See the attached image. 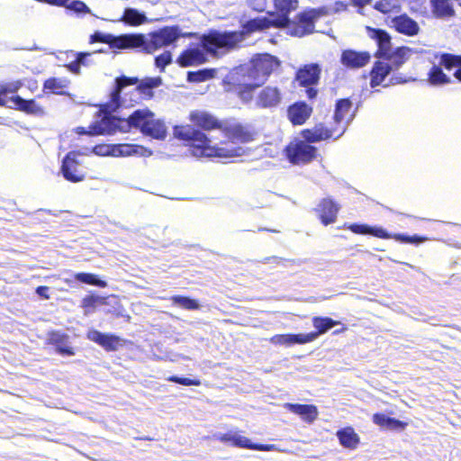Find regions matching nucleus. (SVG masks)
<instances>
[{"mask_svg":"<svg viewBox=\"0 0 461 461\" xmlns=\"http://www.w3.org/2000/svg\"><path fill=\"white\" fill-rule=\"evenodd\" d=\"M189 119L194 125H176L173 128V133L176 139L185 141L189 146L194 157L229 158L244 154L242 147L229 149L212 144L211 139L204 131L221 130L222 122L211 113L203 111H193L190 113Z\"/></svg>","mask_w":461,"mask_h":461,"instance_id":"obj_1","label":"nucleus"},{"mask_svg":"<svg viewBox=\"0 0 461 461\" xmlns=\"http://www.w3.org/2000/svg\"><path fill=\"white\" fill-rule=\"evenodd\" d=\"M232 33H221L218 30H210L203 34L200 41L191 43L176 59V63L182 68L197 66L208 60V56L218 58L228 53L227 45L234 42Z\"/></svg>","mask_w":461,"mask_h":461,"instance_id":"obj_2","label":"nucleus"},{"mask_svg":"<svg viewBox=\"0 0 461 461\" xmlns=\"http://www.w3.org/2000/svg\"><path fill=\"white\" fill-rule=\"evenodd\" d=\"M280 65L279 59L269 53L255 55L249 64L240 68V71L242 78L234 82L237 85L235 92L243 101L251 100L253 91L262 86Z\"/></svg>","mask_w":461,"mask_h":461,"instance_id":"obj_3","label":"nucleus"},{"mask_svg":"<svg viewBox=\"0 0 461 461\" xmlns=\"http://www.w3.org/2000/svg\"><path fill=\"white\" fill-rule=\"evenodd\" d=\"M185 35L178 25L164 26L147 35L132 33V50L151 54L159 49L175 46Z\"/></svg>","mask_w":461,"mask_h":461,"instance_id":"obj_4","label":"nucleus"},{"mask_svg":"<svg viewBox=\"0 0 461 461\" xmlns=\"http://www.w3.org/2000/svg\"><path fill=\"white\" fill-rule=\"evenodd\" d=\"M344 229H348L355 234L370 235L379 239L388 240L393 239L394 240L403 244L419 245L428 240L427 237L419 234L410 235L407 233H390L382 226L369 225L366 223H344Z\"/></svg>","mask_w":461,"mask_h":461,"instance_id":"obj_5","label":"nucleus"},{"mask_svg":"<svg viewBox=\"0 0 461 461\" xmlns=\"http://www.w3.org/2000/svg\"><path fill=\"white\" fill-rule=\"evenodd\" d=\"M131 129L139 130L143 135L155 140H164L167 130L164 121L154 119V113L149 109H138L131 114Z\"/></svg>","mask_w":461,"mask_h":461,"instance_id":"obj_6","label":"nucleus"},{"mask_svg":"<svg viewBox=\"0 0 461 461\" xmlns=\"http://www.w3.org/2000/svg\"><path fill=\"white\" fill-rule=\"evenodd\" d=\"M329 13L326 6L319 8L310 9L298 14L295 20H293V23L288 29L289 32L293 36L303 37L311 34L314 32V23L317 19L321 16L327 15Z\"/></svg>","mask_w":461,"mask_h":461,"instance_id":"obj_7","label":"nucleus"},{"mask_svg":"<svg viewBox=\"0 0 461 461\" xmlns=\"http://www.w3.org/2000/svg\"><path fill=\"white\" fill-rule=\"evenodd\" d=\"M131 130V115L128 118L116 115L104 116L89 126L90 136L113 135L117 131L129 132Z\"/></svg>","mask_w":461,"mask_h":461,"instance_id":"obj_8","label":"nucleus"},{"mask_svg":"<svg viewBox=\"0 0 461 461\" xmlns=\"http://www.w3.org/2000/svg\"><path fill=\"white\" fill-rule=\"evenodd\" d=\"M271 27H276L275 21L267 16H257L241 22L240 31H223L221 33H232L235 41L230 46L229 50L235 49L239 43L243 41L248 36L256 32H262Z\"/></svg>","mask_w":461,"mask_h":461,"instance_id":"obj_9","label":"nucleus"},{"mask_svg":"<svg viewBox=\"0 0 461 461\" xmlns=\"http://www.w3.org/2000/svg\"><path fill=\"white\" fill-rule=\"evenodd\" d=\"M305 140H295L287 145L285 149V154L288 161L294 165L307 164L312 161L318 149L315 146Z\"/></svg>","mask_w":461,"mask_h":461,"instance_id":"obj_10","label":"nucleus"},{"mask_svg":"<svg viewBox=\"0 0 461 461\" xmlns=\"http://www.w3.org/2000/svg\"><path fill=\"white\" fill-rule=\"evenodd\" d=\"M90 42H100L109 46L113 52L132 50V33L114 35L101 31H95L90 36Z\"/></svg>","mask_w":461,"mask_h":461,"instance_id":"obj_11","label":"nucleus"},{"mask_svg":"<svg viewBox=\"0 0 461 461\" xmlns=\"http://www.w3.org/2000/svg\"><path fill=\"white\" fill-rule=\"evenodd\" d=\"M79 162L75 151H70L62 158L60 174L65 180L71 183H78L85 179V174L78 169Z\"/></svg>","mask_w":461,"mask_h":461,"instance_id":"obj_12","label":"nucleus"},{"mask_svg":"<svg viewBox=\"0 0 461 461\" xmlns=\"http://www.w3.org/2000/svg\"><path fill=\"white\" fill-rule=\"evenodd\" d=\"M69 339L68 334L60 330H51L47 334L48 344L53 346L56 353L62 357H72L76 354Z\"/></svg>","mask_w":461,"mask_h":461,"instance_id":"obj_13","label":"nucleus"},{"mask_svg":"<svg viewBox=\"0 0 461 461\" xmlns=\"http://www.w3.org/2000/svg\"><path fill=\"white\" fill-rule=\"evenodd\" d=\"M276 14L272 19L276 27H290L293 20L289 17L291 12L298 7V0H274Z\"/></svg>","mask_w":461,"mask_h":461,"instance_id":"obj_14","label":"nucleus"},{"mask_svg":"<svg viewBox=\"0 0 461 461\" xmlns=\"http://www.w3.org/2000/svg\"><path fill=\"white\" fill-rule=\"evenodd\" d=\"M339 209L340 206L336 201L331 197H325L320 201L314 211L318 213L321 222L328 226L336 221Z\"/></svg>","mask_w":461,"mask_h":461,"instance_id":"obj_15","label":"nucleus"},{"mask_svg":"<svg viewBox=\"0 0 461 461\" xmlns=\"http://www.w3.org/2000/svg\"><path fill=\"white\" fill-rule=\"evenodd\" d=\"M86 339L96 343L106 351H115L122 346V339L113 333H104L91 329L86 333Z\"/></svg>","mask_w":461,"mask_h":461,"instance_id":"obj_16","label":"nucleus"},{"mask_svg":"<svg viewBox=\"0 0 461 461\" xmlns=\"http://www.w3.org/2000/svg\"><path fill=\"white\" fill-rule=\"evenodd\" d=\"M371 59L368 51H357L352 49L344 50L340 55V63L349 69L365 67Z\"/></svg>","mask_w":461,"mask_h":461,"instance_id":"obj_17","label":"nucleus"},{"mask_svg":"<svg viewBox=\"0 0 461 461\" xmlns=\"http://www.w3.org/2000/svg\"><path fill=\"white\" fill-rule=\"evenodd\" d=\"M214 437L221 443L245 449L265 450L267 447L266 445L253 443L249 438L233 432L217 434Z\"/></svg>","mask_w":461,"mask_h":461,"instance_id":"obj_18","label":"nucleus"},{"mask_svg":"<svg viewBox=\"0 0 461 461\" xmlns=\"http://www.w3.org/2000/svg\"><path fill=\"white\" fill-rule=\"evenodd\" d=\"M366 29L367 35L373 39L377 45L375 56L380 59H383L384 56H388V54H390V50H392V39L390 34L385 30L379 28H372L370 26H366Z\"/></svg>","mask_w":461,"mask_h":461,"instance_id":"obj_19","label":"nucleus"},{"mask_svg":"<svg viewBox=\"0 0 461 461\" xmlns=\"http://www.w3.org/2000/svg\"><path fill=\"white\" fill-rule=\"evenodd\" d=\"M314 334L305 333H286V334H276L269 339V342L276 346H284L286 348L293 347L294 345H303L312 342Z\"/></svg>","mask_w":461,"mask_h":461,"instance_id":"obj_20","label":"nucleus"},{"mask_svg":"<svg viewBox=\"0 0 461 461\" xmlns=\"http://www.w3.org/2000/svg\"><path fill=\"white\" fill-rule=\"evenodd\" d=\"M391 27L397 32L409 37L416 36L420 32L418 23L406 14L393 17L391 19Z\"/></svg>","mask_w":461,"mask_h":461,"instance_id":"obj_21","label":"nucleus"},{"mask_svg":"<svg viewBox=\"0 0 461 461\" xmlns=\"http://www.w3.org/2000/svg\"><path fill=\"white\" fill-rule=\"evenodd\" d=\"M321 67L317 63H311L300 68L295 75V79L302 86H316L321 76Z\"/></svg>","mask_w":461,"mask_h":461,"instance_id":"obj_22","label":"nucleus"},{"mask_svg":"<svg viewBox=\"0 0 461 461\" xmlns=\"http://www.w3.org/2000/svg\"><path fill=\"white\" fill-rule=\"evenodd\" d=\"M139 81L137 77L121 76L114 79L113 88L110 92V103L114 109H119L122 105V92L124 87L133 86Z\"/></svg>","mask_w":461,"mask_h":461,"instance_id":"obj_23","label":"nucleus"},{"mask_svg":"<svg viewBox=\"0 0 461 461\" xmlns=\"http://www.w3.org/2000/svg\"><path fill=\"white\" fill-rule=\"evenodd\" d=\"M312 113V107L304 101H297L287 108V117L293 125L303 124Z\"/></svg>","mask_w":461,"mask_h":461,"instance_id":"obj_24","label":"nucleus"},{"mask_svg":"<svg viewBox=\"0 0 461 461\" xmlns=\"http://www.w3.org/2000/svg\"><path fill=\"white\" fill-rule=\"evenodd\" d=\"M282 100V95L276 86H265L258 94L257 104L262 108L276 107Z\"/></svg>","mask_w":461,"mask_h":461,"instance_id":"obj_25","label":"nucleus"},{"mask_svg":"<svg viewBox=\"0 0 461 461\" xmlns=\"http://www.w3.org/2000/svg\"><path fill=\"white\" fill-rule=\"evenodd\" d=\"M284 408L288 411L298 415L307 423L313 422L319 414L318 408L313 404L286 402L284 404Z\"/></svg>","mask_w":461,"mask_h":461,"instance_id":"obj_26","label":"nucleus"},{"mask_svg":"<svg viewBox=\"0 0 461 461\" xmlns=\"http://www.w3.org/2000/svg\"><path fill=\"white\" fill-rule=\"evenodd\" d=\"M14 108L29 115L41 117L45 114L44 109L36 103L35 99H25L18 95L10 97Z\"/></svg>","mask_w":461,"mask_h":461,"instance_id":"obj_27","label":"nucleus"},{"mask_svg":"<svg viewBox=\"0 0 461 461\" xmlns=\"http://www.w3.org/2000/svg\"><path fill=\"white\" fill-rule=\"evenodd\" d=\"M392 72H394V70L389 62L384 59L375 61L370 71V86L375 88L378 86L384 85V82Z\"/></svg>","mask_w":461,"mask_h":461,"instance_id":"obj_28","label":"nucleus"},{"mask_svg":"<svg viewBox=\"0 0 461 461\" xmlns=\"http://www.w3.org/2000/svg\"><path fill=\"white\" fill-rule=\"evenodd\" d=\"M336 131L337 128L335 127L329 129L323 123H319L312 129L303 130L301 135L305 140L311 143H315L331 138L332 133Z\"/></svg>","mask_w":461,"mask_h":461,"instance_id":"obj_29","label":"nucleus"},{"mask_svg":"<svg viewBox=\"0 0 461 461\" xmlns=\"http://www.w3.org/2000/svg\"><path fill=\"white\" fill-rule=\"evenodd\" d=\"M221 130L232 140L247 143L253 140L251 133L239 122L222 123Z\"/></svg>","mask_w":461,"mask_h":461,"instance_id":"obj_30","label":"nucleus"},{"mask_svg":"<svg viewBox=\"0 0 461 461\" xmlns=\"http://www.w3.org/2000/svg\"><path fill=\"white\" fill-rule=\"evenodd\" d=\"M373 422L379 426L382 429L402 431L407 427L405 421L400 420L396 418L390 417L383 412H375L372 417Z\"/></svg>","mask_w":461,"mask_h":461,"instance_id":"obj_31","label":"nucleus"},{"mask_svg":"<svg viewBox=\"0 0 461 461\" xmlns=\"http://www.w3.org/2000/svg\"><path fill=\"white\" fill-rule=\"evenodd\" d=\"M432 16L436 19L448 20L456 15L451 0H429Z\"/></svg>","mask_w":461,"mask_h":461,"instance_id":"obj_32","label":"nucleus"},{"mask_svg":"<svg viewBox=\"0 0 461 461\" xmlns=\"http://www.w3.org/2000/svg\"><path fill=\"white\" fill-rule=\"evenodd\" d=\"M412 50L406 46L397 47L390 50L388 56H384L383 59L390 63L392 68L398 70L410 58Z\"/></svg>","mask_w":461,"mask_h":461,"instance_id":"obj_33","label":"nucleus"},{"mask_svg":"<svg viewBox=\"0 0 461 461\" xmlns=\"http://www.w3.org/2000/svg\"><path fill=\"white\" fill-rule=\"evenodd\" d=\"M336 436L339 444L346 448L355 449L360 442L358 435L352 427H346L337 431Z\"/></svg>","mask_w":461,"mask_h":461,"instance_id":"obj_34","label":"nucleus"},{"mask_svg":"<svg viewBox=\"0 0 461 461\" xmlns=\"http://www.w3.org/2000/svg\"><path fill=\"white\" fill-rule=\"evenodd\" d=\"M338 324H339V321L330 317L316 316L312 318V325L316 330L311 331L308 334H314V338L312 339V341H314L320 335L328 332Z\"/></svg>","mask_w":461,"mask_h":461,"instance_id":"obj_35","label":"nucleus"},{"mask_svg":"<svg viewBox=\"0 0 461 461\" xmlns=\"http://www.w3.org/2000/svg\"><path fill=\"white\" fill-rule=\"evenodd\" d=\"M136 89L147 96L152 98L154 96V89L159 87L162 85V78L160 77H145L135 84Z\"/></svg>","mask_w":461,"mask_h":461,"instance_id":"obj_36","label":"nucleus"},{"mask_svg":"<svg viewBox=\"0 0 461 461\" xmlns=\"http://www.w3.org/2000/svg\"><path fill=\"white\" fill-rule=\"evenodd\" d=\"M428 81L430 86H439L452 83L449 76L444 73L443 68L438 64H433L428 73Z\"/></svg>","mask_w":461,"mask_h":461,"instance_id":"obj_37","label":"nucleus"},{"mask_svg":"<svg viewBox=\"0 0 461 461\" xmlns=\"http://www.w3.org/2000/svg\"><path fill=\"white\" fill-rule=\"evenodd\" d=\"M122 20L126 24L131 26H138L148 23V17L145 12L132 7H127L124 9Z\"/></svg>","mask_w":461,"mask_h":461,"instance_id":"obj_38","label":"nucleus"},{"mask_svg":"<svg viewBox=\"0 0 461 461\" xmlns=\"http://www.w3.org/2000/svg\"><path fill=\"white\" fill-rule=\"evenodd\" d=\"M174 306L187 311H198L202 308V304L197 299L186 295L176 294L169 299Z\"/></svg>","mask_w":461,"mask_h":461,"instance_id":"obj_39","label":"nucleus"},{"mask_svg":"<svg viewBox=\"0 0 461 461\" xmlns=\"http://www.w3.org/2000/svg\"><path fill=\"white\" fill-rule=\"evenodd\" d=\"M74 279L81 284L97 286L99 288H105L108 284L100 276L87 272H78L73 275Z\"/></svg>","mask_w":461,"mask_h":461,"instance_id":"obj_40","label":"nucleus"},{"mask_svg":"<svg viewBox=\"0 0 461 461\" xmlns=\"http://www.w3.org/2000/svg\"><path fill=\"white\" fill-rule=\"evenodd\" d=\"M435 57L438 59V64L447 71L456 70L461 65V55L441 52Z\"/></svg>","mask_w":461,"mask_h":461,"instance_id":"obj_41","label":"nucleus"},{"mask_svg":"<svg viewBox=\"0 0 461 461\" xmlns=\"http://www.w3.org/2000/svg\"><path fill=\"white\" fill-rule=\"evenodd\" d=\"M352 107V101L350 98L338 99L335 104V109L333 113V122L335 124H339L345 118V115L348 113Z\"/></svg>","mask_w":461,"mask_h":461,"instance_id":"obj_42","label":"nucleus"},{"mask_svg":"<svg viewBox=\"0 0 461 461\" xmlns=\"http://www.w3.org/2000/svg\"><path fill=\"white\" fill-rule=\"evenodd\" d=\"M215 75L216 70L214 68H201L195 71H188L186 80L189 83H200L213 78Z\"/></svg>","mask_w":461,"mask_h":461,"instance_id":"obj_43","label":"nucleus"},{"mask_svg":"<svg viewBox=\"0 0 461 461\" xmlns=\"http://www.w3.org/2000/svg\"><path fill=\"white\" fill-rule=\"evenodd\" d=\"M122 146L124 157L139 156L148 158L153 153L151 149L139 144L122 143Z\"/></svg>","mask_w":461,"mask_h":461,"instance_id":"obj_44","label":"nucleus"},{"mask_svg":"<svg viewBox=\"0 0 461 461\" xmlns=\"http://www.w3.org/2000/svg\"><path fill=\"white\" fill-rule=\"evenodd\" d=\"M66 86L65 81L58 77H50L45 80L43 91L55 95H67L63 88Z\"/></svg>","mask_w":461,"mask_h":461,"instance_id":"obj_45","label":"nucleus"},{"mask_svg":"<svg viewBox=\"0 0 461 461\" xmlns=\"http://www.w3.org/2000/svg\"><path fill=\"white\" fill-rule=\"evenodd\" d=\"M105 297L98 294H88L86 295L81 301V307L85 310V313L87 314L91 311H94L98 304H104Z\"/></svg>","mask_w":461,"mask_h":461,"instance_id":"obj_46","label":"nucleus"},{"mask_svg":"<svg viewBox=\"0 0 461 461\" xmlns=\"http://www.w3.org/2000/svg\"><path fill=\"white\" fill-rule=\"evenodd\" d=\"M95 150L96 154L100 155L112 157H124L122 143L95 147Z\"/></svg>","mask_w":461,"mask_h":461,"instance_id":"obj_47","label":"nucleus"},{"mask_svg":"<svg viewBox=\"0 0 461 461\" xmlns=\"http://www.w3.org/2000/svg\"><path fill=\"white\" fill-rule=\"evenodd\" d=\"M305 261H306L305 259H302V258L289 259V258H279L276 256H271V257L264 258L259 262L263 263V264H267V263H274L276 265L282 264L285 267H287V263H289V264L296 265L299 267V266H302L303 263H305Z\"/></svg>","mask_w":461,"mask_h":461,"instance_id":"obj_48","label":"nucleus"},{"mask_svg":"<svg viewBox=\"0 0 461 461\" xmlns=\"http://www.w3.org/2000/svg\"><path fill=\"white\" fill-rule=\"evenodd\" d=\"M165 380L183 386H199L202 384L200 379L179 376L176 375H169L166 377Z\"/></svg>","mask_w":461,"mask_h":461,"instance_id":"obj_49","label":"nucleus"},{"mask_svg":"<svg viewBox=\"0 0 461 461\" xmlns=\"http://www.w3.org/2000/svg\"><path fill=\"white\" fill-rule=\"evenodd\" d=\"M173 61V56L171 51L165 50L158 56H156L154 59V64L156 68L159 69L160 72H164L167 66L170 65Z\"/></svg>","mask_w":461,"mask_h":461,"instance_id":"obj_50","label":"nucleus"},{"mask_svg":"<svg viewBox=\"0 0 461 461\" xmlns=\"http://www.w3.org/2000/svg\"><path fill=\"white\" fill-rule=\"evenodd\" d=\"M68 11H71L77 14H86L90 13L89 7L80 0L69 1L65 6Z\"/></svg>","mask_w":461,"mask_h":461,"instance_id":"obj_51","label":"nucleus"},{"mask_svg":"<svg viewBox=\"0 0 461 461\" xmlns=\"http://www.w3.org/2000/svg\"><path fill=\"white\" fill-rule=\"evenodd\" d=\"M396 7L395 0H380L374 5V8L382 14H388Z\"/></svg>","mask_w":461,"mask_h":461,"instance_id":"obj_52","label":"nucleus"},{"mask_svg":"<svg viewBox=\"0 0 461 461\" xmlns=\"http://www.w3.org/2000/svg\"><path fill=\"white\" fill-rule=\"evenodd\" d=\"M416 78L413 77H403L401 73H393V76L390 77L389 81L383 85L384 87H387L390 86H395L399 84H404L410 81H415Z\"/></svg>","mask_w":461,"mask_h":461,"instance_id":"obj_53","label":"nucleus"},{"mask_svg":"<svg viewBox=\"0 0 461 461\" xmlns=\"http://www.w3.org/2000/svg\"><path fill=\"white\" fill-rule=\"evenodd\" d=\"M5 95L7 94H14L18 92V90L23 86V82L22 80H16L13 82H8L1 85Z\"/></svg>","mask_w":461,"mask_h":461,"instance_id":"obj_54","label":"nucleus"},{"mask_svg":"<svg viewBox=\"0 0 461 461\" xmlns=\"http://www.w3.org/2000/svg\"><path fill=\"white\" fill-rule=\"evenodd\" d=\"M247 5L253 11L262 13L267 8V0H247Z\"/></svg>","mask_w":461,"mask_h":461,"instance_id":"obj_55","label":"nucleus"},{"mask_svg":"<svg viewBox=\"0 0 461 461\" xmlns=\"http://www.w3.org/2000/svg\"><path fill=\"white\" fill-rule=\"evenodd\" d=\"M326 7L328 8V11H329V13L327 14V15H328L330 14H336V13L345 11L347 9V5L342 1H336L332 6H330V7L326 6Z\"/></svg>","mask_w":461,"mask_h":461,"instance_id":"obj_56","label":"nucleus"},{"mask_svg":"<svg viewBox=\"0 0 461 461\" xmlns=\"http://www.w3.org/2000/svg\"><path fill=\"white\" fill-rule=\"evenodd\" d=\"M50 287L46 285H39L35 289V294L42 300H49L50 294H49Z\"/></svg>","mask_w":461,"mask_h":461,"instance_id":"obj_57","label":"nucleus"},{"mask_svg":"<svg viewBox=\"0 0 461 461\" xmlns=\"http://www.w3.org/2000/svg\"><path fill=\"white\" fill-rule=\"evenodd\" d=\"M80 61H78L77 59H75L73 61L67 64V68L69 72L78 75L80 73V68H81Z\"/></svg>","mask_w":461,"mask_h":461,"instance_id":"obj_58","label":"nucleus"},{"mask_svg":"<svg viewBox=\"0 0 461 461\" xmlns=\"http://www.w3.org/2000/svg\"><path fill=\"white\" fill-rule=\"evenodd\" d=\"M93 53L90 52H77L76 54V59L80 61L82 66L89 65V57L92 56Z\"/></svg>","mask_w":461,"mask_h":461,"instance_id":"obj_59","label":"nucleus"},{"mask_svg":"<svg viewBox=\"0 0 461 461\" xmlns=\"http://www.w3.org/2000/svg\"><path fill=\"white\" fill-rule=\"evenodd\" d=\"M305 87H306L305 92H306V95H307L308 99H310V100L315 99L318 95V91L314 87V86H305Z\"/></svg>","mask_w":461,"mask_h":461,"instance_id":"obj_60","label":"nucleus"},{"mask_svg":"<svg viewBox=\"0 0 461 461\" xmlns=\"http://www.w3.org/2000/svg\"><path fill=\"white\" fill-rule=\"evenodd\" d=\"M354 117H355V113H354L350 116V118L347 121L346 125H345V126H343V128H342L341 131H340V132H339V134L335 138V140L339 139V138H340V137L345 133V131H346V130H347V128H348V124H349V123H350V122L354 119Z\"/></svg>","mask_w":461,"mask_h":461,"instance_id":"obj_61","label":"nucleus"},{"mask_svg":"<svg viewBox=\"0 0 461 461\" xmlns=\"http://www.w3.org/2000/svg\"><path fill=\"white\" fill-rule=\"evenodd\" d=\"M354 5L361 8L365 6L366 5L369 4L371 0H351Z\"/></svg>","mask_w":461,"mask_h":461,"instance_id":"obj_62","label":"nucleus"},{"mask_svg":"<svg viewBox=\"0 0 461 461\" xmlns=\"http://www.w3.org/2000/svg\"><path fill=\"white\" fill-rule=\"evenodd\" d=\"M5 96H6V95H5L2 86L0 85V106H5V104H6Z\"/></svg>","mask_w":461,"mask_h":461,"instance_id":"obj_63","label":"nucleus"},{"mask_svg":"<svg viewBox=\"0 0 461 461\" xmlns=\"http://www.w3.org/2000/svg\"><path fill=\"white\" fill-rule=\"evenodd\" d=\"M453 76L455 78L461 83V65L455 70Z\"/></svg>","mask_w":461,"mask_h":461,"instance_id":"obj_64","label":"nucleus"}]
</instances>
